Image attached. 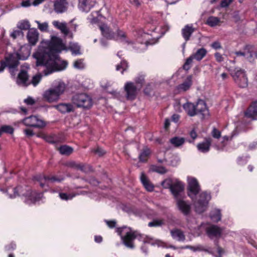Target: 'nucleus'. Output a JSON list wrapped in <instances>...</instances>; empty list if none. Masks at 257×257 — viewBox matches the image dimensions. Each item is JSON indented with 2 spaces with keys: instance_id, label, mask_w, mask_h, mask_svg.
I'll return each mask as SVG.
<instances>
[{
  "instance_id": "2",
  "label": "nucleus",
  "mask_w": 257,
  "mask_h": 257,
  "mask_svg": "<svg viewBox=\"0 0 257 257\" xmlns=\"http://www.w3.org/2000/svg\"><path fill=\"white\" fill-rule=\"evenodd\" d=\"M169 28L168 24H159L156 18H149L146 26L148 32H145L143 29H140L136 32L137 41L141 45V48H138L142 51L145 50L148 45L156 44Z\"/></svg>"
},
{
  "instance_id": "55",
  "label": "nucleus",
  "mask_w": 257,
  "mask_h": 257,
  "mask_svg": "<svg viewBox=\"0 0 257 257\" xmlns=\"http://www.w3.org/2000/svg\"><path fill=\"white\" fill-rule=\"evenodd\" d=\"M23 35V33L21 30H14L10 34V36L13 39H16L17 38Z\"/></svg>"
},
{
  "instance_id": "63",
  "label": "nucleus",
  "mask_w": 257,
  "mask_h": 257,
  "mask_svg": "<svg viewBox=\"0 0 257 257\" xmlns=\"http://www.w3.org/2000/svg\"><path fill=\"white\" fill-rule=\"evenodd\" d=\"M24 133L28 137H31L34 135V133L32 129L26 128L24 130Z\"/></svg>"
},
{
  "instance_id": "37",
  "label": "nucleus",
  "mask_w": 257,
  "mask_h": 257,
  "mask_svg": "<svg viewBox=\"0 0 257 257\" xmlns=\"http://www.w3.org/2000/svg\"><path fill=\"white\" fill-rule=\"evenodd\" d=\"M207 51L204 48H200L197 50L195 53L192 55L194 59L197 61L202 60L206 55Z\"/></svg>"
},
{
  "instance_id": "61",
  "label": "nucleus",
  "mask_w": 257,
  "mask_h": 257,
  "mask_svg": "<svg viewBox=\"0 0 257 257\" xmlns=\"http://www.w3.org/2000/svg\"><path fill=\"white\" fill-rule=\"evenodd\" d=\"M144 76L139 75L135 78V84H140L142 85L144 81Z\"/></svg>"
},
{
  "instance_id": "3",
  "label": "nucleus",
  "mask_w": 257,
  "mask_h": 257,
  "mask_svg": "<svg viewBox=\"0 0 257 257\" xmlns=\"http://www.w3.org/2000/svg\"><path fill=\"white\" fill-rule=\"evenodd\" d=\"M116 232L120 236L122 242L125 246L131 249L135 247L134 240L135 239H138L144 243H149L152 246H156L158 247H162L170 248L173 249H180V247H176L173 245H168L166 242L161 240L140 234L137 231L132 230L130 227L124 226L118 228L116 229Z\"/></svg>"
},
{
  "instance_id": "39",
  "label": "nucleus",
  "mask_w": 257,
  "mask_h": 257,
  "mask_svg": "<svg viewBox=\"0 0 257 257\" xmlns=\"http://www.w3.org/2000/svg\"><path fill=\"white\" fill-rule=\"evenodd\" d=\"M188 225L190 229L192 231H194V233L197 235H199L201 232V228L202 227L203 224H201L200 225H192L191 222L189 220H188Z\"/></svg>"
},
{
  "instance_id": "18",
  "label": "nucleus",
  "mask_w": 257,
  "mask_h": 257,
  "mask_svg": "<svg viewBox=\"0 0 257 257\" xmlns=\"http://www.w3.org/2000/svg\"><path fill=\"white\" fill-rule=\"evenodd\" d=\"M207 235L210 239L218 238L224 233V228L215 225H211L206 229Z\"/></svg>"
},
{
  "instance_id": "41",
  "label": "nucleus",
  "mask_w": 257,
  "mask_h": 257,
  "mask_svg": "<svg viewBox=\"0 0 257 257\" xmlns=\"http://www.w3.org/2000/svg\"><path fill=\"white\" fill-rule=\"evenodd\" d=\"M60 153L62 155H69L73 152V149L69 146L64 145L59 148Z\"/></svg>"
},
{
  "instance_id": "24",
  "label": "nucleus",
  "mask_w": 257,
  "mask_h": 257,
  "mask_svg": "<svg viewBox=\"0 0 257 257\" xmlns=\"http://www.w3.org/2000/svg\"><path fill=\"white\" fill-rule=\"evenodd\" d=\"M43 97L46 101L49 102L57 101L60 98L58 95H57L51 88H50L44 91L43 94Z\"/></svg>"
},
{
  "instance_id": "53",
  "label": "nucleus",
  "mask_w": 257,
  "mask_h": 257,
  "mask_svg": "<svg viewBox=\"0 0 257 257\" xmlns=\"http://www.w3.org/2000/svg\"><path fill=\"white\" fill-rule=\"evenodd\" d=\"M191 250L193 252L208 251L207 249H205V247L201 244H198L195 246L191 245Z\"/></svg>"
},
{
  "instance_id": "51",
  "label": "nucleus",
  "mask_w": 257,
  "mask_h": 257,
  "mask_svg": "<svg viewBox=\"0 0 257 257\" xmlns=\"http://www.w3.org/2000/svg\"><path fill=\"white\" fill-rule=\"evenodd\" d=\"M152 169L153 171L162 174H165L167 172L166 168L162 166H153L152 167Z\"/></svg>"
},
{
  "instance_id": "58",
  "label": "nucleus",
  "mask_w": 257,
  "mask_h": 257,
  "mask_svg": "<svg viewBox=\"0 0 257 257\" xmlns=\"http://www.w3.org/2000/svg\"><path fill=\"white\" fill-rule=\"evenodd\" d=\"M1 128L2 133L5 132V133H9L10 134H12L14 132L13 128L10 126L4 125V126H2V127Z\"/></svg>"
},
{
  "instance_id": "49",
  "label": "nucleus",
  "mask_w": 257,
  "mask_h": 257,
  "mask_svg": "<svg viewBox=\"0 0 257 257\" xmlns=\"http://www.w3.org/2000/svg\"><path fill=\"white\" fill-rule=\"evenodd\" d=\"M35 22L37 24L38 28L41 31L45 32L47 31L48 28V24L47 22L41 23L39 21L37 20Z\"/></svg>"
},
{
  "instance_id": "45",
  "label": "nucleus",
  "mask_w": 257,
  "mask_h": 257,
  "mask_svg": "<svg viewBox=\"0 0 257 257\" xmlns=\"http://www.w3.org/2000/svg\"><path fill=\"white\" fill-rule=\"evenodd\" d=\"M111 86V84L108 81H102L101 82V88L105 91L106 93H107L110 96V98H113L111 95L110 94V92L113 91V90H109V88Z\"/></svg>"
},
{
  "instance_id": "16",
  "label": "nucleus",
  "mask_w": 257,
  "mask_h": 257,
  "mask_svg": "<svg viewBox=\"0 0 257 257\" xmlns=\"http://www.w3.org/2000/svg\"><path fill=\"white\" fill-rule=\"evenodd\" d=\"M34 179L39 182L40 186L42 188L45 186L49 187L52 183L60 182L63 180L62 178L60 179L55 176L49 177L43 175H37L35 176Z\"/></svg>"
},
{
  "instance_id": "56",
  "label": "nucleus",
  "mask_w": 257,
  "mask_h": 257,
  "mask_svg": "<svg viewBox=\"0 0 257 257\" xmlns=\"http://www.w3.org/2000/svg\"><path fill=\"white\" fill-rule=\"evenodd\" d=\"M193 59H194V58L193 57L192 55H191L186 60V62L183 66L184 69L187 70L190 69V65L192 63Z\"/></svg>"
},
{
  "instance_id": "20",
  "label": "nucleus",
  "mask_w": 257,
  "mask_h": 257,
  "mask_svg": "<svg viewBox=\"0 0 257 257\" xmlns=\"http://www.w3.org/2000/svg\"><path fill=\"white\" fill-rule=\"evenodd\" d=\"M197 28L194 27L193 24H189L184 26L181 30V34L186 42L191 39L192 35L197 31Z\"/></svg>"
},
{
  "instance_id": "36",
  "label": "nucleus",
  "mask_w": 257,
  "mask_h": 257,
  "mask_svg": "<svg viewBox=\"0 0 257 257\" xmlns=\"http://www.w3.org/2000/svg\"><path fill=\"white\" fill-rule=\"evenodd\" d=\"M210 218L212 221L217 222L221 220V214L220 210L214 209L212 210L210 214Z\"/></svg>"
},
{
  "instance_id": "32",
  "label": "nucleus",
  "mask_w": 257,
  "mask_h": 257,
  "mask_svg": "<svg viewBox=\"0 0 257 257\" xmlns=\"http://www.w3.org/2000/svg\"><path fill=\"white\" fill-rule=\"evenodd\" d=\"M140 179L142 183L148 191L152 192L153 191L154 185L150 182L144 173H142L141 174Z\"/></svg>"
},
{
  "instance_id": "29",
  "label": "nucleus",
  "mask_w": 257,
  "mask_h": 257,
  "mask_svg": "<svg viewBox=\"0 0 257 257\" xmlns=\"http://www.w3.org/2000/svg\"><path fill=\"white\" fill-rule=\"evenodd\" d=\"M65 47L66 48V50H63V51H71L72 55L73 56H77L81 54L80 47L76 43L70 42L68 47L66 46Z\"/></svg>"
},
{
  "instance_id": "40",
  "label": "nucleus",
  "mask_w": 257,
  "mask_h": 257,
  "mask_svg": "<svg viewBox=\"0 0 257 257\" xmlns=\"http://www.w3.org/2000/svg\"><path fill=\"white\" fill-rule=\"evenodd\" d=\"M150 154L151 151L149 148H144L139 156L140 161L141 162H145L147 161Z\"/></svg>"
},
{
  "instance_id": "35",
  "label": "nucleus",
  "mask_w": 257,
  "mask_h": 257,
  "mask_svg": "<svg viewBox=\"0 0 257 257\" xmlns=\"http://www.w3.org/2000/svg\"><path fill=\"white\" fill-rule=\"evenodd\" d=\"M211 142L208 140H206L202 143H199L197 145L198 150L203 153H207L210 149Z\"/></svg>"
},
{
  "instance_id": "27",
  "label": "nucleus",
  "mask_w": 257,
  "mask_h": 257,
  "mask_svg": "<svg viewBox=\"0 0 257 257\" xmlns=\"http://www.w3.org/2000/svg\"><path fill=\"white\" fill-rule=\"evenodd\" d=\"M53 107L62 113H68L73 110V106L69 103H61Z\"/></svg>"
},
{
  "instance_id": "7",
  "label": "nucleus",
  "mask_w": 257,
  "mask_h": 257,
  "mask_svg": "<svg viewBox=\"0 0 257 257\" xmlns=\"http://www.w3.org/2000/svg\"><path fill=\"white\" fill-rule=\"evenodd\" d=\"M124 91H117L113 90L110 92L113 98L121 101L125 102L126 100H134L137 97L138 93L137 87L134 82L127 81L125 83L123 86Z\"/></svg>"
},
{
  "instance_id": "19",
  "label": "nucleus",
  "mask_w": 257,
  "mask_h": 257,
  "mask_svg": "<svg viewBox=\"0 0 257 257\" xmlns=\"http://www.w3.org/2000/svg\"><path fill=\"white\" fill-rule=\"evenodd\" d=\"M176 200L178 209L184 215H188L191 211V205L190 202L185 200L182 197Z\"/></svg>"
},
{
  "instance_id": "62",
  "label": "nucleus",
  "mask_w": 257,
  "mask_h": 257,
  "mask_svg": "<svg viewBox=\"0 0 257 257\" xmlns=\"http://www.w3.org/2000/svg\"><path fill=\"white\" fill-rule=\"evenodd\" d=\"M247 157H239L237 159V163L240 165H243L247 162Z\"/></svg>"
},
{
  "instance_id": "25",
  "label": "nucleus",
  "mask_w": 257,
  "mask_h": 257,
  "mask_svg": "<svg viewBox=\"0 0 257 257\" xmlns=\"http://www.w3.org/2000/svg\"><path fill=\"white\" fill-rule=\"evenodd\" d=\"M66 0H56L54 3V10L58 14L65 12L67 9Z\"/></svg>"
},
{
  "instance_id": "34",
  "label": "nucleus",
  "mask_w": 257,
  "mask_h": 257,
  "mask_svg": "<svg viewBox=\"0 0 257 257\" xmlns=\"http://www.w3.org/2000/svg\"><path fill=\"white\" fill-rule=\"evenodd\" d=\"M169 142L173 147L178 148L184 144L185 140L182 137H174L171 138Z\"/></svg>"
},
{
  "instance_id": "28",
  "label": "nucleus",
  "mask_w": 257,
  "mask_h": 257,
  "mask_svg": "<svg viewBox=\"0 0 257 257\" xmlns=\"http://www.w3.org/2000/svg\"><path fill=\"white\" fill-rule=\"evenodd\" d=\"M245 115L252 119H257V102L253 103L245 113Z\"/></svg>"
},
{
  "instance_id": "26",
  "label": "nucleus",
  "mask_w": 257,
  "mask_h": 257,
  "mask_svg": "<svg viewBox=\"0 0 257 257\" xmlns=\"http://www.w3.org/2000/svg\"><path fill=\"white\" fill-rule=\"evenodd\" d=\"M192 77L191 76H188L183 83L176 87V91L177 92L180 93L188 90L192 84Z\"/></svg>"
},
{
  "instance_id": "1",
  "label": "nucleus",
  "mask_w": 257,
  "mask_h": 257,
  "mask_svg": "<svg viewBox=\"0 0 257 257\" xmlns=\"http://www.w3.org/2000/svg\"><path fill=\"white\" fill-rule=\"evenodd\" d=\"M66 50L61 39L52 36L50 41H43L37 51L33 54L37 66H43L44 75L47 76L54 71H62L66 68L68 63L61 60L59 54Z\"/></svg>"
},
{
  "instance_id": "59",
  "label": "nucleus",
  "mask_w": 257,
  "mask_h": 257,
  "mask_svg": "<svg viewBox=\"0 0 257 257\" xmlns=\"http://www.w3.org/2000/svg\"><path fill=\"white\" fill-rule=\"evenodd\" d=\"M211 134L212 137L215 139H218L221 136V132L215 128H213Z\"/></svg>"
},
{
  "instance_id": "8",
  "label": "nucleus",
  "mask_w": 257,
  "mask_h": 257,
  "mask_svg": "<svg viewBox=\"0 0 257 257\" xmlns=\"http://www.w3.org/2000/svg\"><path fill=\"white\" fill-rule=\"evenodd\" d=\"M105 19L104 17L99 14V11L93 12L87 17L88 21L91 24H96L100 22L98 26L102 36L107 39L111 40L114 33L107 24L103 23Z\"/></svg>"
},
{
  "instance_id": "38",
  "label": "nucleus",
  "mask_w": 257,
  "mask_h": 257,
  "mask_svg": "<svg viewBox=\"0 0 257 257\" xmlns=\"http://www.w3.org/2000/svg\"><path fill=\"white\" fill-rule=\"evenodd\" d=\"M220 23V20L217 17L210 16L206 20V24L208 26L214 27L217 26Z\"/></svg>"
},
{
  "instance_id": "22",
  "label": "nucleus",
  "mask_w": 257,
  "mask_h": 257,
  "mask_svg": "<svg viewBox=\"0 0 257 257\" xmlns=\"http://www.w3.org/2000/svg\"><path fill=\"white\" fill-rule=\"evenodd\" d=\"M51 88L60 97L64 93L66 85L61 80H56L53 82Z\"/></svg>"
},
{
  "instance_id": "21",
  "label": "nucleus",
  "mask_w": 257,
  "mask_h": 257,
  "mask_svg": "<svg viewBox=\"0 0 257 257\" xmlns=\"http://www.w3.org/2000/svg\"><path fill=\"white\" fill-rule=\"evenodd\" d=\"M52 24L56 28L59 30L65 36L68 37L69 38L72 37V33L67 28L66 22H60L58 21H54L52 22Z\"/></svg>"
},
{
  "instance_id": "50",
  "label": "nucleus",
  "mask_w": 257,
  "mask_h": 257,
  "mask_svg": "<svg viewBox=\"0 0 257 257\" xmlns=\"http://www.w3.org/2000/svg\"><path fill=\"white\" fill-rule=\"evenodd\" d=\"M234 53L236 55V56L243 57L245 59H246L247 60H248L249 61L250 60V58L252 57V54L249 52L245 53V52H241V51H237V52H235Z\"/></svg>"
},
{
  "instance_id": "47",
  "label": "nucleus",
  "mask_w": 257,
  "mask_h": 257,
  "mask_svg": "<svg viewBox=\"0 0 257 257\" xmlns=\"http://www.w3.org/2000/svg\"><path fill=\"white\" fill-rule=\"evenodd\" d=\"M180 158L176 155H173L170 160L169 164L173 167H176L180 162Z\"/></svg>"
},
{
  "instance_id": "30",
  "label": "nucleus",
  "mask_w": 257,
  "mask_h": 257,
  "mask_svg": "<svg viewBox=\"0 0 257 257\" xmlns=\"http://www.w3.org/2000/svg\"><path fill=\"white\" fill-rule=\"evenodd\" d=\"M94 5V3L91 0H82L79 2L78 7L80 11L88 12Z\"/></svg>"
},
{
  "instance_id": "60",
  "label": "nucleus",
  "mask_w": 257,
  "mask_h": 257,
  "mask_svg": "<svg viewBox=\"0 0 257 257\" xmlns=\"http://www.w3.org/2000/svg\"><path fill=\"white\" fill-rule=\"evenodd\" d=\"M16 248V244L14 242H11L5 246L6 250L9 251L13 250L15 249Z\"/></svg>"
},
{
  "instance_id": "54",
  "label": "nucleus",
  "mask_w": 257,
  "mask_h": 257,
  "mask_svg": "<svg viewBox=\"0 0 257 257\" xmlns=\"http://www.w3.org/2000/svg\"><path fill=\"white\" fill-rule=\"evenodd\" d=\"M163 224L162 220L155 219L149 223L148 225L150 227H157L161 226Z\"/></svg>"
},
{
  "instance_id": "12",
  "label": "nucleus",
  "mask_w": 257,
  "mask_h": 257,
  "mask_svg": "<svg viewBox=\"0 0 257 257\" xmlns=\"http://www.w3.org/2000/svg\"><path fill=\"white\" fill-rule=\"evenodd\" d=\"M187 181L188 195L194 200L200 190V186L197 179L193 177H187Z\"/></svg>"
},
{
  "instance_id": "52",
  "label": "nucleus",
  "mask_w": 257,
  "mask_h": 257,
  "mask_svg": "<svg viewBox=\"0 0 257 257\" xmlns=\"http://www.w3.org/2000/svg\"><path fill=\"white\" fill-rule=\"evenodd\" d=\"M43 139L51 144H54L56 142V139L54 135H43Z\"/></svg>"
},
{
  "instance_id": "44",
  "label": "nucleus",
  "mask_w": 257,
  "mask_h": 257,
  "mask_svg": "<svg viewBox=\"0 0 257 257\" xmlns=\"http://www.w3.org/2000/svg\"><path fill=\"white\" fill-rule=\"evenodd\" d=\"M105 19L104 20L103 23L107 24V25L109 24L110 25H111L113 27H115L117 25V20L111 15H109L107 17L106 21H105Z\"/></svg>"
},
{
  "instance_id": "46",
  "label": "nucleus",
  "mask_w": 257,
  "mask_h": 257,
  "mask_svg": "<svg viewBox=\"0 0 257 257\" xmlns=\"http://www.w3.org/2000/svg\"><path fill=\"white\" fill-rule=\"evenodd\" d=\"M127 63L125 61H122L119 64L116 65V70L120 71L123 74L127 68Z\"/></svg>"
},
{
  "instance_id": "33",
  "label": "nucleus",
  "mask_w": 257,
  "mask_h": 257,
  "mask_svg": "<svg viewBox=\"0 0 257 257\" xmlns=\"http://www.w3.org/2000/svg\"><path fill=\"white\" fill-rule=\"evenodd\" d=\"M171 234L173 239L178 241L183 242L185 240V236L184 233L178 229L171 230Z\"/></svg>"
},
{
  "instance_id": "64",
  "label": "nucleus",
  "mask_w": 257,
  "mask_h": 257,
  "mask_svg": "<svg viewBox=\"0 0 257 257\" xmlns=\"http://www.w3.org/2000/svg\"><path fill=\"white\" fill-rule=\"evenodd\" d=\"M94 152L99 156H101L105 153V152L102 148L99 147L94 150Z\"/></svg>"
},
{
  "instance_id": "57",
  "label": "nucleus",
  "mask_w": 257,
  "mask_h": 257,
  "mask_svg": "<svg viewBox=\"0 0 257 257\" xmlns=\"http://www.w3.org/2000/svg\"><path fill=\"white\" fill-rule=\"evenodd\" d=\"M235 135H236V134H235L234 132H233L232 135L230 137L227 136H225L223 137L221 139H222V141H221L222 145L218 147V148H223L225 145V143L227 142L228 140H231L232 139V138L233 137V136H235Z\"/></svg>"
},
{
  "instance_id": "4",
  "label": "nucleus",
  "mask_w": 257,
  "mask_h": 257,
  "mask_svg": "<svg viewBox=\"0 0 257 257\" xmlns=\"http://www.w3.org/2000/svg\"><path fill=\"white\" fill-rule=\"evenodd\" d=\"M0 191L10 198H14L18 196L22 197L24 202L31 205L41 200L43 198V193H38L33 191L28 186H18L16 188L9 187L6 190L0 187Z\"/></svg>"
},
{
  "instance_id": "15",
  "label": "nucleus",
  "mask_w": 257,
  "mask_h": 257,
  "mask_svg": "<svg viewBox=\"0 0 257 257\" xmlns=\"http://www.w3.org/2000/svg\"><path fill=\"white\" fill-rule=\"evenodd\" d=\"M112 39L120 42L124 45L131 46L134 48H137V46H134V42L132 40H130L127 37L125 32L121 30L117 29L116 32L114 33Z\"/></svg>"
},
{
  "instance_id": "43",
  "label": "nucleus",
  "mask_w": 257,
  "mask_h": 257,
  "mask_svg": "<svg viewBox=\"0 0 257 257\" xmlns=\"http://www.w3.org/2000/svg\"><path fill=\"white\" fill-rule=\"evenodd\" d=\"M31 25L29 22L27 20H23L17 24V27L21 30L30 29Z\"/></svg>"
},
{
  "instance_id": "11",
  "label": "nucleus",
  "mask_w": 257,
  "mask_h": 257,
  "mask_svg": "<svg viewBox=\"0 0 257 257\" xmlns=\"http://www.w3.org/2000/svg\"><path fill=\"white\" fill-rule=\"evenodd\" d=\"M73 103L78 107L89 108L92 105L91 98L85 93H80L74 95L72 98Z\"/></svg>"
},
{
  "instance_id": "42",
  "label": "nucleus",
  "mask_w": 257,
  "mask_h": 257,
  "mask_svg": "<svg viewBox=\"0 0 257 257\" xmlns=\"http://www.w3.org/2000/svg\"><path fill=\"white\" fill-rule=\"evenodd\" d=\"M176 179L167 178L162 182V186L165 189H170Z\"/></svg>"
},
{
  "instance_id": "10",
  "label": "nucleus",
  "mask_w": 257,
  "mask_h": 257,
  "mask_svg": "<svg viewBox=\"0 0 257 257\" xmlns=\"http://www.w3.org/2000/svg\"><path fill=\"white\" fill-rule=\"evenodd\" d=\"M211 198V193L209 192L204 191L200 193L198 198L193 201L195 211L198 213H202L206 211Z\"/></svg>"
},
{
  "instance_id": "48",
  "label": "nucleus",
  "mask_w": 257,
  "mask_h": 257,
  "mask_svg": "<svg viewBox=\"0 0 257 257\" xmlns=\"http://www.w3.org/2000/svg\"><path fill=\"white\" fill-rule=\"evenodd\" d=\"M73 67L77 69H82L85 67L83 59H78L73 62Z\"/></svg>"
},
{
  "instance_id": "9",
  "label": "nucleus",
  "mask_w": 257,
  "mask_h": 257,
  "mask_svg": "<svg viewBox=\"0 0 257 257\" xmlns=\"http://www.w3.org/2000/svg\"><path fill=\"white\" fill-rule=\"evenodd\" d=\"M28 68V65L23 66V68L18 75L17 83L19 85L23 86H26L30 84H32L34 86H36L41 80L42 75L39 74L34 76L32 81H30L28 79L29 76L27 70Z\"/></svg>"
},
{
  "instance_id": "5",
  "label": "nucleus",
  "mask_w": 257,
  "mask_h": 257,
  "mask_svg": "<svg viewBox=\"0 0 257 257\" xmlns=\"http://www.w3.org/2000/svg\"><path fill=\"white\" fill-rule=\"evenodd\" d=\"M31 53V49L29 45L21 46L18 52H14L6 56L5 61L0 63V73L2 72L6 67H8L11 73L19 64V60L27 59Z\"/></svg>"
},
{
  "instance_id": "14",
  "label": "nucleus",
  "mask_w": 257,
  "mask_h": 257,
  "mask_svg": "<svg viewBox=\"0 0 257 257\" xmlns=\"http://www.w3.org/2000/svg\"><path fill=\"white\" fill-rule=\"evenodd\" d=\"M23 123L27 126L41 128L46 125V123L41 118L36 115L25 117L23 120Z\"/></svg>"
},
{
  "instance_id": "13",
  "label": "nucleus",
  "mask_w": 257,
  "mask_h": 257,
  "mask_svg": "<svg viewBox=\"0 0 257 257\" xmlns=\"http://www.w3.org/2000/svg\"><path fill=\"white\" fill-rule=\"evenodd\" d=\"M235 82L242 88L246 87L248 85V80L245 71L241 69L236 68L231 73Z\"/></svg>"
},
{
  "instance_id": "31",
  "label": "nucleus",
  "mask_w": 257,
  "mask_h": 257,
  "mask_svg": "<svg viewBox=\"0 0 257 257\" xmlns=\"http://www.w3.org/2000/svg\"><path fill=\"white\" fill-rule=\"evenodd\" d=\"M50 192L51 193H54L59 192V196L61 198V200H69L72 199L76 195V194L74 193H63L60 192V190H55L54 189H50Z\"/></svg>"
},
{
  "instance_id": "23",
  "label": "nucleus",
  "mask_w": 257,
  "mask_h": 257,
  "mask_svg": "<svg viewBox=\"0 0 257 257\" xmlns=\"http://www.w3.org/2000/svg\"><path fill=\"white\" fill-rule=\"evenodd\" d=\"M39 34L36 29H30L27 34V39L30 46H35L39 39Z\"/></svg>"
},
{
  "instance_id": "17",
  "label": "nucleus",
  "mask_w": 257,
  "mask_h": 257,
  "mask_svg": "<svg viewBox=\"0 0 257 257\" xmlns=\"http://www.w3.org/2000/svg\"><path fill=\"white\" fill-rule=\"evenodd\" d=\"M184 190V184L178 179L175 180V182L171 187L170 191L173 195L175 200L182 197V193Z\"/></svg>"
},
{
  "instance_id": "6",
  "label": "nucleus",
  "mask_w": 257,
  "mask_h": 257,
  "mask_svg": "<svg viewBox=\"0 0 257 257\" xmlns=\"http://www.w3.org/2000/svg\"><path fill=\"white\" fill-rule=\"evenodd\" d=\"M183 108L185 112L191 117L200 114L202 118H205L209 115L206 103L202 99H198L196 103L188 101L183 104Z\"/></svg>"
}]
</instances>
